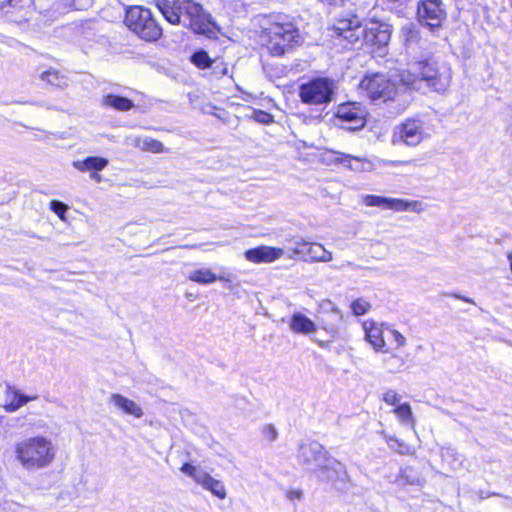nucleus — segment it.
I'll use <instances>...</instances> for the list:
<instances>
[{"instance_id":"0eeeda50","label":"nucleus","mask_w":512,"mask_h":512,"mask_svg":"<svg viewBox=\"0 0 512 512\" xmlns=\"http://www.w3.org/2000/svg\"><path fill=\"white\" fill-rule=\"evenodd\" d=\"M334 80L327 77H316L299 86V97L307 105H326L335 95Z\"/></svg>"},{"instance_id":"a211bd4d","label":"nucleus","mask_w":512,"mask_h":512,"mask_svg":"<svg viewBox=\"0 0 512 512\" xmlns=\"http://www.w3.org/2000/svg\"><path fill=\"white\" fill-rule=\"evenodd\" d=\"M5 399L2 406L7 412H15L29 401L38 399V396H27L22 394L18 389L10 385L4 387Z\"/></svg>"},{"instance_id":"f257e3e1","label":"nucleus","mask_w":512,"mask_h":512,"mask_svg":"<svg viewBox=\"0 0 512 512\" xmlns=\"http://www.w3.org/2000/svg\"><path fill=\"white\" fill-rule=\"evenodd\" d=\"M333 31L351 44L361 41L375 47L374 51L382 56L390 42L392 26L378 20H371L363 25L357 15L346 13L335 20Z\"/></svg>"},{"instance_id":"9b49d317","label":"nucleus","mask_w":512,"mask_h":512,"mask_svg":"<svg viewBox=\"0 0 512 512\" xmlns=\"http://www.w3.org/2000/svg\"><path fill=\"white\" fill-rule=\"evenodd\" d=\"M336 117L347 130H359L366 123L367 111L365 107L358 102L342 103L338 106Z\"/></svg>"},{"instance_id":"9d476101","label":"nucleus","mask_w":512,"mask_h":512,"mask_svg":"<svg viewBox=\"0 0 512 512\" xmlns=\"http://www.w3.org/2000/svg\"><path fill=\"white\" fill-rule=\"evenodd\" d=\"M446 17V6L442 0H420L417 3V19L430 30L441 27Z\"/></svg>"},{"instance_id":"4be33fe9","label":"nucleus","mask_w":512,"mask_h":512,"mask_svg":"<svg viewBox=\"0 0 512 512\" xmlns=\"http://www.w3.org/2000/svg\"><path fill=\"white\" fill-rule=\"evenodd\" d=\"M365 337L376 351L381 350L385 341L383 339V331L374 322L364 324Z\"/></svg>"},{"instance_id":"473e14b6","label":"nucleus","mask_w":512,"mask_h":512,"mask_svg":"<svg viewBox=\"0 0 512 512\" xmlns=\"http://www.w3.org/2000/svg\"><path fill=\"white\" fill-rule=\"evenodd\" d=\"M386 441L388 446L399 454H407L409 452V446L393 436L388 437Z\"/></svg>"},{"instance_id":"393cba45","label":"nucleus","mask_w":512,"mask_h":512,"mask_svg":"<svg viewBox=\"0 0 512 512\" xmlns=\"http://www.w3.org/2000/svg\"><path fill=\"white\" fill-rule=\"evenodd\" d=\"M102 103L106 107H111L119 111H128L134 107V103L130 99L114 94L104 96Z\"/></svg>"},{"instance_id":"72a5a7b5","label":"nucleus","mask_w":512,"mask_h":512,"mask_svg":"<svg viewBox=\"0 0 512 512\" xmlns=\"http://www.w3.org/2000/svg\"><path fill=\"white\" fill-rule=\"evenodd\" d=\"M50 209L61 219H65V213L68 209V206L59 201V200H52L50 202Z\"/></svg>"},{"instance_id":"1a4fd4ad","label":"nucleus","mask_w":512,"mask_h":512,"mask_svg":"<svg viewBox=\"0 0 512 512\" xmlns=\"http://www.w3.org/2000/svg\"><path fill=\"white\" fill-rule=\"evenodd\" d=\"M330 456L322 444L310 441L299 445L297 460L306 472L315 475Z\"/></svg>"},{"instance_id":"e433bc0d","label":"nucleus","mask_w":512,"mask_h":512,"mask_svg":"<svg viewBox=\"0 0 512 512\" xmlns=\"http://www.w3.org/2000/svg\"><path fill=\"white\" fill-rule=\"evenodd\" d=\"M338 155H341V158H336L337 161H340L342 164L348 166L349 168L351 169H354V170H358V167H353L351 165V161L352 160H356L358 161V158H355L351 155H348V154H343V153H337Z\"/></svg>"},{"instance_id":"bb28decb","label":"nucleus","mask_w":512,"mask_h":512,"mask_svg":"<svg viewBox=\"0 0 512 512\" xmlns=\"http://www.w3.org/2000/svg\"><path fill=\"white\" fill-rule=\"evenodd\" d=\"M393 413L396 414L398 419L401 421L402 424L408 425L411 428L415 427V418L411 409L410 404L403 403L398 406H396L393 409Z\"/></svg>"},{"instance_id":"7ed1b4c3","label":"nucleus","mask_w":512,"mask_h":512,"mask_svg":"<svg viewBox=\"0 0 512 512\" xmlns=\"http://www.w3.org/2000/svg\"><path fill=\"white\" fill-rule=\"evenodd\" d=\"M157 7L164 18L173 25H182L197 34L208 37L219 31L211 15L192 0H158Z\"/></svg>"},{"instance_id":"6e6552de","label":"nucleus","mask_w":512,"mask_h":512,"mask_svg":"<svg viewBox=\"0 0 512 512\" xmlns=\"http://www.w3.org/2000/svg\"><path fill=\"white\" fill-rule=\"evenodd\" d=\"M360 87L376 105L394 100L399 92L396 83L381 73L366 75L361 80Z\"/></svg>"},{"instance_id":"4468645a","label":"nucleus","mask_w":512,"mask_h":512,"mask_svg":"<svg viewBox=\"0 0 512 512\" xmlns=\"http://www.w3.org/2000/svg\"><path fill=\"white\" fill-rule=\"evenodd\" d=\"M315 475L320 482L331 483L336 488H342L349 480L345 466L332 456Z\"/></svg>"},{"instance_id":"6ab92c4d","label":"nucleus","mask_w":512,"mask_h":512,"mask_svg":"<svg viewBox=\"0 0 512 512\" xmlns=\"http://www.w3.org/2000/svg\"><path fill=\"white\" fill-rule=\"evenodd\" d=\"M289 327L295 334L308 336L317 330L316 324L301 312L294 313L289 321Z\"/></svg>"},{"instance_id":"de8ad7c7","label":"nucleus","mask_w":512,"mask_h":512,"mask_svg":"<svg viewBox=\"0 0 512 512\" xmlns=\"http://www.w3.org/2000/svg\"><path fill=\"white\" fill-rule=\"evenodd\" d=\"M99 171L91 172L90 178L96 182H100L102 180L101 175L98 174Z\"/></svg>"},{"instance_id":"c756f323","label":"nucleus","mask_w":512,"mask_h":512,"mask_svg":"<svg viewBox=\"0 0 512 512\" xmlns=\"http://www.w3.org/2000/svg\"><path fill=\"white\" fill-rule=\"evenodd\" d=\"M328 306L330 307L329 315H330V323L324 324L323 329L327 331H333L334 328L343 320V315L341 314L340 310L331 302L328 303Z\"/></svg>"},{"instance_id":"ddd939ff","label":"nucleus","mask_w":512,"mask_h":512,"mask_svg":"<svg viewBox=\"0 0 512 512\" xmlns=\"http://www.w3.org/2000/svg\"><path fill=\"white\" fill-rule=\"evenodd\" d=\"M181 471L193 478L196 483L211 491V493L218 498L224 499L226 497V489L223 483L214 479L201 467L194 466L190 463H185L181 467Z\"/></svg>"},{"instance_id":"423d86ee","label":"nucleus","mask_w":512,"mask_h":512,"mask_svg":"<svg viewBox=\"0 0 512 512\" xmlns=\"http://www.w3.org/2000/svg\"><path fill=\"white\" fill-rule=\"evenodd\" d=\"M126 26L141 39L149 42L162 36V28L148 8L134 6L126 11Z\"/></svg>"},{"instance_id":"58836bf2","label":"nucleus","mask_w":512,"mask_h":512,"mask_svg":"<svg viewBox=\"0 0 512 512\" xmlns=\"http://www.w3.org/2000/svg\"><path fill=\"white\" fill-rule=\"evenodd\" d=\"M256 120L260 123L267 124L272 121V116L264 111H258L256 113Z\"/></svg>"},{"instance_id":"7c9ffc66","label":"nucleus","mask_w":512,"mask_h":512,"mask_svg":"<svg viewBox=\"0 0 512 512\" xmlns=\"http://www.w3.org/2000/svg\"><path fill=\"white\" fill-rule=\"evenodd\" d=\"M388 197L377 196V195H366L363 197V202L366 206L380 207L387 209Z\"/></svg>"},{"instance_id":"f3484780","label":"nucleus","mask_w":512,"mask_h":512,"mask_svg":"<svg viewBox=\"0 0 512 512\" xmlns=\"http://www.w3.org/2000/svg\"><path fill=\"white\" fill-rule=\"evenodd\" d=\"M400 36L409 59H412L413 55H419L418 50L422 48L421 37L415 24L407 23L402 26Z\"/></svg>"},{"instance_id":"49530a36","label":"nucleus","mask_w":512,"mask_h":512,"mask_svg":"<svg viewBox=\"0 0 512 512\" xmlns=\"http://www.w3.org/2000/svg\"><path fill=\"white\" fill-rule=\"evenodd\" d=\"M452 297L456 298V299H459V300H462L464 302H467V303H470V304H475L474 300L469 298V297H466V296H462V295H459V294H451Z\"/></svg>"},{"instance_id":"f03ea898","label":"nucleus","mask_w":512,"mask_h":512,"mask_svg":"<svg viewBox=\"0 0 512 512\" xmlns=\"http://www.w3.org/2000/svg\"><path fill=\"white\" fill-rule=\"evenodd\" d=\"M451 69L445 64H439L423 54L413 55L407 63V69L399 75L403 86L412 90L429 88L435 92L445 91L450 85Z\"/></svg>"},{"instance_id":"c85d7f7f","label":"nucleus","mask_w":512,"mask_h":512,"mask_svg":"<svg viewBox=\"0 0 512 512\" xmlns=\"http://www.w3.org/2000/svg\"><path fill=\"white\" fill-rule=\"evenodd\" d=\"M191 62L200 69H206L215 63L203 49L197 50L192 54Z\"/></svg>"},{"instance_id":"2f4dec72","label":"nucleus","mask_w":512,"mask_h":512,"mask_svg":"<svg viewBox=\"0 0 512 512\" xmlns=\"http://www.w3.org/2000/svg\"><path fill=\"white\" fill-rule=\"evenodd\" d=\"M370 308V303L363 298H358L351 303V309L355 316L366 314Z\"/></svg>"},{"instance_id":"cd10ccee","label":"nucleus","mask_w":512,"mask_h":512,"mask_svg":"<svg viewBox=\"0 0 512 512\" xmlns=\"http://www.w3.org/2000/svg\"><path fill=\"white\" fill-rule=\"evenodd\" d=\"M135 145L142 150L153 153H161L164 151L163 143L150 137L138 138Z\"/></svg>"},{"instance_id":"20e7f679","label":"nucleus","mask_w":512,"mask_h":512,"mask_svg":"<svg viewBox=\"0 0 512 512\" xmlns=\"http://www.w3.org/2000/svg\"><path fill=\"white\" fill-rule=\"evenodd\" d=\"M267 48L274 56H282L295 46L302 38L296 25L286 15L274 17V21L265 29Z\"/></svg>"},{"instance_id":"b1692460","label":"nucleus","mask_w":512,"mask_h":512,"mask_svg":"<svg viewBox=\"0 0 512 512\" xmlns=\"http://www.w3.org/2000/svg\"><path fill=\"white\" fill-rule=\"evenodd\" d=\"M188 279L199 283V284H211L215 282L216 280L221 281H229V279L225 278L224 276H216L211 270L209 269H198L195 271H192L188 275Z\"/></svg>"},{"instance_id":"a19ab883","label":"nucleus","mask_w":512,"mask_h":512,"mask_svg":"<svg viewBox=\"0 0 512 512\" xmlns=\"http://www.w3.org/2000/svg\"><path fill=\"white\" fill-rule=\"evenodd\" d=\"M211 67L213 68L216 75H225L228 73L227 67L223 66L222 64L218 65L216 61Z\"/></svg>"},{"instance_id":"dca6fc26","label":"nucleus","mask_w":512,"mask_h":512,"mask_svg":"<svg viewBox=\"0 0 512 512\" xmlns=\"http://www.w3.org/2000/svg\"><path fill=\"white\" fill-rule=\"evenodd\" d=\"M283 249L271 246H258L245 251V258L253 263H270L282 257Z\"/></svg>"},{"instance_id":"09e8293b","label":"nucleus","mask_w":512,"mask_h":512,"mask_svg":"<svg viewBox=\"0 0 512 512\" xmlns=\"http://www.w3.org/2000/svg\"><path fill=\"white\" fill-rule=\"evenodd\" d=\"M317 344H319L321 347H324L325 344L324 342L320 341V340H314Z\"/></svg>"},{"instance_id":"c03bdc74","label":"nucleus","mask_w":512,"mask_h":512,"mask_svg":"<svg viewBox=\"0 0 512 512\" xmlns=\"http://www.w3.org/2000/svg\"><path fill=\"white\" fill-rule=\"evenodd\" d=\"M302 495H303L302 491H300V490H292L287 493V497L290 500H294V499L300 500L302 498Z\"/></svg>"},{"instance_id":"f8f14e48","label":"nucleus","mask_w":512,"mask_h":512,"mask_svg":"<svg viewBox=\"0 0 512 512\" xmlns=\"http://www.w3.org/2000/svg\"><path fill=\"white\" fill-rule=\"evenodd\" d=\"M424 139L423 121L417 118H408L397 127L393 135V143H404L407 146H417Z\"/></svg>"},{"instance_id":"39448f33","label":"nucleus","mask_w":512,"mask_h":512,"mask_svg":"<svg viewBox=\"0 0 512 512\" xmlns=\"http://www.w3.org/2000/svg\"><path fill=\"white\" fill-rule=\"evenodd\" d=\"M15 452L17 459L27 470L44 468L55 456L52 443L44 437L29 438L18 443Z\"/></svg>"},{"instance_id":"aec40b11","label":"nucleus","mask_w":512,"mask_h":512,"mask_svg":"<svg viewBox=\"0 0 512 512\" xmlns=\"http://www.w3.org/2000/svg\"><path fill=\"white\" fill-rule=\"evenodd\" d=\"M110 401L125 414L132 415L135 418H141L144 414L142 408L135 401L121 394H111Z\"/></svg>"},{"instance_id":"f704fd0d","label":"nucleus","mask_w":512,"mask_h":512,"mask_svg":"<svg viewBox=\"0 0 512 512\" xmlns=\"http://www.w3.org/2000/svg\"><path fill=\"white\" fill-rule=\"evenodd\" d=\"M400 400L401 396L395 390L389 389L383 394V401L389 405L398 406Z\"/></svg>"},{"instance_id":"4c0bfd02","label":"nucleus","mask_w":512,"mask_h":512,"mask_svg":"<svg viewBox=\"0 0 512 512\" xmlns=\"http://www.w3.org/2000/svg\"><path fill=\"white\" fill-rule=\"evenodd\" d=\"M297 240H304L303 238L301 237H292V238H287L286 239V242H287V248L292 251V253L294 255H300L297 251H296V248H297Z\"/></svg>"},{"instance_id":"79ce46f5","label":"nucleus","mask_w":512,"mask_h":512,"mask_svg":"<svg viewBox=\"0 0 512 512\" xmlns=\"http://www.w3.org/2000/svg\"><path fill=\"white\" fill-rule=\"evenodd\" d=\"M477 495L480 499H487L489 497H492V496H502L501 494L499 493H496V492H489V491H485V490H479L477 492Z\"/></svg>"},{"instance_id":"ea45409f","label":"nucleus","mask_w":512,"mask_h":512,"mask_svg":"<svg viewBox=\"0 0 512 512\" xmlns=\"http://www.w3.org/2000/svg\"><path fill=\"white\" fill-rule=\"evenodd\" d=\"M392 335H393L394 341L397 343V345L399 347H402L405 345L406 339L401 333H399L397 330H393Z\"/></svg>"},{"instance_id":"412c9836","label":"nucleus","mask_w":512,"mask_h":512,"mask_svg":"<svg viewBox=\"0 0 512 512\" xmlns=\"http://www.w3.org/2000/svg\"><path fill=\"white\" fill-rule=\"evenodd\" d=\"M109 161L104 157L89 156L82 160L73 161L72 165L80 172L102 171L107 167Z\"/></svg>"},{"instance_id":"a18cd8bd","label":"nucleus","mask_w":512,"mask_h":512,"mask_svg":"<svg viewBox=\"0 0 512 512\" xmlns=\"http://www.w3.org/2000/svg\"><path fill=\"white\" fill-rule=\"evenodd\" d=\"M21 0H7L1 2V8L4 9L5 7L9 6L12 8H16Z\"/></svg>"},{"instance_id":"2eb2a0df","label":"nucleus","mask_w":512,"mask_h":512,"mask_svg":"<svg viewBox=\"0 0 512 512\" xmlns=\"http://www.w3.org/2000/svg\"><path fill=\"white\" fill-rule=\"evenodd\" d=\"M296 251L304 260L328 262L332 260V253L321 244L310 243L305 240H297Z\"/></svg>"},{"instance_id":"c9c22d12","label":"nucleus","mask_w":512,"mask_h":512,"mask_svg":"<svg viewBox=\"0 0 512 512\" xmlns=\"http://www.w3.org/2000/svg\"><path fill=\"white\" fill-rule=\"evenodd\" d=\"M263 434L270 441L276 440V438L278 436V432H277L276 428L274 427V425H272V424H267L263 428Z\"/></svg>"},{"instance_id":"37998d69","label":"nucleus","mask_w":512,"mask_h":512,"mask_svg":"<svg viewBox=\"0 0 512 512\" xmlns=\"http://www.w3.org/2000/svg\"><path fill=\"white\" fill-rule=\"evenodd\" d=\"M91 0H74L73 5L76 9H84L90 5Z\"/></svg>"},{"instance_id":"a878e982","label":"nucleus","mask_w":512,"mask_h":512,"mask_svg":"<svg viewBox=\"0 0 512 512\" xmlns=\"http://www.w3.org/2000/svg\"><path fill=\"white\" fill-rule=\"evenodd\" d=\"M421 203L418 201H409L398 198H389L387 209L395 210V211H421Z\"/></svg>"},{"instance_id":"5701e85b","label":"nucleus","mask_w":512,"mask_h":512,"mask_svg":"<svg viewBox=\"0 0 512 512\" xmlns=\"http://www.w3.org/2000/svg\"><path fill=\"white\" fill-rule=\"evenodd\" d=\"M39 78L48 85L56 88H66L69 85V79L66 75L54 69H48L39 74Z\"/></svg>"}]
</instances>
